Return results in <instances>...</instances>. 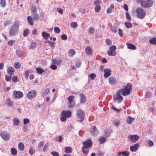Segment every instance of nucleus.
<instances>
[{
    "label": "nucleus",
    "instance_id": "obj_27",
    "mask_svg": "<svg viewBox=\"0 0 156 156\" xmlns=\"http://www.w3.org/2000/svg\"><path fill=\"white\" fill-rule=\"evenodd\" d=\"M68 54L69 56L72 57L75 54V51L74 49H71L69 51Z\"/></svg>",
    "mask_w": 156,
    "mask_h": 156
},
{
    "label": "nucleus",
    "instance_id": "obj_51",
    "mask_svg": "<svg viewBox=\"0 0 156 156\" xmlns=\"http://www.w3.org/2000/svg\"><path fill=\"white\" fill-rule=\"evenodd\" d=\"M12 80L13 82H16L18 81V77L16 76H14L12 78Z\"/></svg>",
    "mask_w": 156,
    "mask_h": 156
},
{
    "label": "nucleus",
    "instance_id": "obj_20",
    "mask_svg": "<svg viewBox=\"0 0 156 156\" xmlns=\"http://www.w3.org/2000/svg\"><path fill=\"white\" fill-rule=\"evenodd\" d=\"M80 103L81 104L84 103L86 100V98L85 96L83 93H81L80 94Z\"/></svg>",
    "mask_w": 156,
    "mask_h": 156
},
{
    "label": "nucleus",
    "instance_id": "obj_10",
    "mask_svg": "<svg viewBox=\"0 0 156 156\" xmlns=\"http://www.w3.org/2000/svg\"><path fill=\"white\" fill-rule=\"evenodd\" d=\"M83 144L84 145V146H83V149L85 147H87L88 148H90L92 145L93 143L91 139H89L86 141L83 142Z\"/></svg>",
    "mask_w": 156,
    "mask_h": 156
},
{
    "label": "nucleus",
    "instance_id": "obj_11",
    "mask_svg": "<svg viewBox=\"0 0 156 156\" xmlns=\"http://www.w3.org/2000/svg\"><path fill=\"white\" fill-rule=\"evenodd\" d=\"M0 136L5 140H7L10 137V134L5 131H2L0 133Z\"/></svg>",
    "mask_w": 156,
    "mask_h": 156
},
{
    "label": "nucleus",
    "instance_id": "obj_50",
    "mask_svg": "<svg viewBox=\"0 0 156 156\" xmlns=\"http://www.w3.org/2000/svg\"><path fill=\"white\" fill-rule=\"evenodd\" d=\"M36 45V43L34 42H33L30 45V48L31 49H34L35 48Z\"/></svg>",
    "mask_w": 156,
    "mask_h": 156
},
{
    "label": "nucleus",
    "instance_id": "obj_44",
    "mask_svg": "<svg viewBox=\"0 0 156 156\" xmlns=\"http://www.w3.org/2000/svg\"><path fill=\"white\" fill-rule=\"evenodd\" d=\"M104 133L106 136H109L111 133V130L109 129H108L105 130Z\"/></svg>",
    "mask_w": 156,
    "mask_h": 156
},
{
    "label": "nucleus",
    "instance_id": "obj_48",
    "mask_svg": "<svg viewBox=\"0 0 156 156\" xmlns=\"http://www.w3.org/2000/svg\"><path fill=\"white\" fill-rule=\"evenodd\" d=\"M54 30L55 33L58 34L59 33L60 31V29L57 27H55L54 28Z\"/></svg>",
    "mask_w": 156,
    "mask_h": 156
},
{
    "label": "nucleus",
    "instance_id": "obj_52",
    "mask_svg": "<svg viewBox=\"0 0 156 156\" xmlns=\"http://www.w3.org/2000/svg\"><path fill=\"white\" fill-rule=\"evenodd\" d=\"M15 42V40H11L9 41L8 42V44L10 46H12L14 44Z\"/></svg>",
    "mask_w": 156,
    "mask_h": 156
},
{
    "label": "nucleus",
    "instance_id": "obj_54",
    "mask_svg": "<svg viewBox=\"0 0 156 156\" xmlns=\"http://www.w3.org/2000/svg\"><path fill=\"white\" fill-rule=\"evenodd\" d=\"M114 124L115 126H118L120 122L118 120H117L114 121Z\"/></svg>",
    "mask_w": 156,
    "mask_h": 156
},
{
    "label": "nucleus",
    "instance_id": "obj_24",
    "mask_svg": "<svg viewBox=\"0 0 156 156\" xmlns=\"http://www.w3.org/2000/svg\"><path fill=\"white\" fill-rule=\"evenodd\" d=\"M27 19L28 22L29 24L30 25H34V21L31 16H28L27 17Z\"/></svg>",
    "mask_w": 156,
    "mask_h": 156
},
{
    "label": "nucleus",
    "instance_id": "obj_42",
    "mask_svg": "<svg viewBox=\"0 0 156 156\" xmlns=\"http://www.w3.org/2000/svg\"><path fill=\"white\" fill-rule=\"evenodd\" d=\"M88 148L85 147L83 149V147L82 148V152L85 154H87L88 152Z\"/></svg>",
    "mask_w": 156,
    "mask_h": 156
},
{
    "label": "nucleus",
    "instance_id": "obj_57",
    "mask_svg": "<svg viewBox=\"0 0 156 156\" xmlns=\"http://www.w3.org/2000/svg\"><path fill=\"white\" fill-rule=\"evenodd\" d=\"M126 18L129 21H130L131 20V18L128 12H126Z\"/></svg>",
    "mask_w": 156,
    "mask_h": 156
},
{
    "label": "nucleus",
    "instance_id": "obj_47",
    "mask_svg": "<svg viewBox=\"0 0 156 156\" xmlns=\"http://www.w3.org/2000/svg\"><path fill=\"white\" fill-rule=\"evenodd\" d=\"M35 151L33 147H30L29 152L30 154L32 155L34 154L35 153Z\"/></svg>",
    "mask_w": 156,
    "mask_h": 156
},
{
    "label": "nucleus",
    "instance_id": "obj_30",
    "mask_svg": "<svg viewBox=\"0 0 156 156\" xmlns=\"http://www.w3.org/2000/svg\"><path fill=\"white\" fill-rule=\"evenodd\" d=\"M114 5L113 4H111L109 8H108L107 9V12L108 13H111L112 9L114 8Z\"/></svg>",
    "mask_w": 156,
    "mask_h": 156
},
{
    "label": "nucleus",
    "instance_id": "obj_37",
    "mask_svg": "<svg viewBox=\"0 0 156 156\" xmlns=\"http://www.w3.org/2000/svg\"><path fill=\"white\" fill-rule=\"evenodd\" d=\"M100 144L104 143L106 141V139L105 137L102 136L99 139Z\"/></svg>",
    "mask_w": 156,
    "mask_h": 156
},
{
    "label": "nucleus",
    "instance_id": "obj_7",
    "mask_svg": "<svg viewBox=\"0 0 156 156\" xmlns=\"http://www.w3.org/2000/svg\"><path fill=\"white\" fill-rule=\"evenodd\" d=\"M37 94L35 90H31L27 93V96L28 99H32L36 97Z\"/></svg>",
    "mask_w": 156,
    "mask_h": 156
},
{
    "label": "nucleus",
    "instance_id": "obj_39",
    "mask_svg": "<svg viewBox=\"0 0 156 156\" xmlns=\"http://www.w3.org/2000/svg\"><path fill=\"white\" fill-rule=\"evenodd\" d=\"M29 33V30L28 29H26L23 32V36L26 37L28 35Z\"/></svg>",
    "mask_w": 156,
    "mask_h": 156
},
{
    "label": "nucleus",
    "instance_id": "obj_32",
    "mask_svg": "<svg viewBox=\"0 0 156 156\" xmlns=\"http://www.w3.org/2000/svg\"><path fill=\"white\" fill-rule=\"evenodd\" d=\"M36 70L37 73L40 74H41L44 72V70L40 67L37 68Z\"/></svg>",
    "mask_w": 156,
    "mask_h": 156
},
{
    "label": "nucleus",
    "instance_id": "obj_35",
    "mask_svg": "<svg viewBox=\"0 0 156 156\" xmlns=\"http://www.w3.org/2000/svg\"><path fill=\"white\" fill-rule=\"evenodd\" d=\"M72 150V148L70 147H66L65 148V152L66 153H71Z\"/></svg>",
    "mask_w": 156,
    "mask_h": 156
},
{
    "label": "nucleus",
    "instance_id": "obj_15",
    "mask_svg": "<svg viewBox=\"0 0 156 156\" xmlns=\"http://www.w3.org/2000/svg\"><path fill=\"white\" fill-rule=\"evenodd\" d=\"M139 147V144H136L133 145L131 146L130 147V150L132 152L136 151L138 149Z\"/></svg>",
    "mask_w": 156,
    "mask_h": 156
},
{
    "label": "nucleus",
    "instance_id": "obj_40",
    "mask_svg": "<svg viewBox=\"0 0 156 156\" xmlns=\"http://www.w3.org/2000/svg\"><path fill=\"white\" fill-rule=\"evenodd\" d=\"M12 23L11 21L10 20H7L5 21L3 25L5 27L8 26L9 25L11 24Z\"/></svg>",
    "mask_w": 156,
    "mask_h": 156
},
{
    "label": "nucleus",
    "instance_id": "obj_5",
    "mask_svg": "<svg viewBox=\"0 0 156 156\" xmlns=\"http://www.w3.org/2000/svg\"><path fill=\"white\" fill-rule=\"evenodd\" d=\"M76 115L77 118L79 119L80 122H82L84 118L85 113L83 110L80 109H78L76 112Z\"/></svg>",
    "mask_w": 156,
    "mask_h": 156
},
{
    "label": "nucleus",
    "instance_id": "obj_26",
    "mask_svg": "<svg viewBox=\"0 0 156 156\" xmlns=\"http://www.w3.org/2000/svg\"><path fill=\"white\" fill-rule=\"evenodd\" d=\"M16 54L19 57L23 56L24 54V52L23 51L18 50L16 52Z\"/></svg>",
    "mask_w": 156,
    "mask_h": 156
},
{
    "label": "nucleus",
    "instance_id": "obj_38",
    "mask_svg": "<svg viewBox=\"0 0 156 156\" xmlns=\"http://www.w3.org/2000/svg\"><path fill=\"white\" fill-rule=\"evenodd\" d=\"M11 151L12 154L13 155H15L17 154V151L15 148H12L11 149Z\"/></svg>",
    "mask_w": 156,
    "mask_h": 156
},
{
    "label": "nucleus",
    "instance_id": "obj_25",
    "mask_svg": "<svg viewBox=\"0 0 156 156\" xmlns=\"http://www.w3.org/2000/svg\"><path fill=\"white\" fill-rule=\"evenodd\" d=\"M42 37H44V38L46 40L48 39V37H49L50 34L46 32L43 31L42 32Z\"/></svg>",
    "mask_w": 156,
    "mask_h": 156
},
{
    "label": "nucleus",
    "instance_id": "obj_3",
    "mask_svg": "<svg viewBox=\"0 0 156 156\" xmlns=\"http://www.w3.org/2000/svg\"><path fill=\"white\" fill-rule=\"evenodd\" d=\"M61 120L62 122H64L66 121L67 118H69L71 116V112L70 111L63 110L61 112Z\"/></svg>",
    "mask_w": 156,
    "mask_h": 156
},
{
    "label": "nucleus",
    "instance_id": "obj_63",
    "mask_svg": "<svg viewBox=\"0 0 156 156\" xmlns=\"http://www.w3.org/2000/svg\"><path fill=\"white\" fill-rule=\"evenodd\" d=\"M33 16L34 18V20H37L39 19V17H38V15L36 13L34 14L33 15Z\"/></svg>",
    "mask_w": 156,
    "mask_h": 156
},
{
    "label": "nucleus",
    "instance_id": "obj_22",
    "mask_svg": "<svg viewBox=\"0 0 156 156\" xmlns=\"http://www.w3.org/2000/svg\"><path fill=\"white\" fill-rule=\"evenodd\" d=\"M118 154L119 156H129V153L127 151H122L118 153Z\"/></svg>",
    "mask_w": 156,
    "mask_h": 156
},
{
    "label": "nucleus",
    "instance_id": "obj_34",
    "mask_svg": "<svg viewBox=\"0 0 156 156\" xmlns=\"http://www.w3.org/2000/svg\"><path fill=\"white\" fill-rule=\"evenodd\" d=\"M74 98L75 97L74 96L71 95L69 96L67 98V100L69 102L75 101H74Z\"/></svg>",
    "mask_w": 156,
    "mask_h": 156
},
{
    "label": "nucleus",
    "instance_id": "obj_55",
    "mask_svg": "<svg viewBox=\"0 0 156 156\" xmlns=\"http://www.w3.org/2000/svg\"><path fill=\"white\" fill-rule=\"evenodd\" d=\"M61 38L64 40H66L67 38V36L65 34H63L61 36Z\"/></svg>",
    "mask_w": 156,
    "mask_h": 156
},
{
    "label": "nucleus",
    "instance_id": "obj_28",
    "mask_svg": "<svg viewBox=\"0 0 156 156\" xmlns=\"http://www.w3.org/2000/svg\"><path fill=\"white\" fill-rule=\"evenodd\" d=\"M13 124L16 126H18L20 123V121L19 119L17 118H15L13 120Z\"/></svg>",
    "mask_w": 156,
    "mask_h": 156
},
{
    "label": "nucleus",
    "instance_id": "obj_23",
    "mask_svg": "<svg viewBox=\"0 0 156 156\" xmlns=\"http://www.w3.org/2000/svg\"><path fill=\"white\" fill-rule=\"evenodd\" d=\"M5 103L6 105L8 107H12L13 105V103L10 100L9 98H8L6 100Z\"/></svg>",
    "mask_w": 156,
    "mask_h": 156
},
{
    "label": "nucleus",
    "instance_id": "obj_1",
    "mask_svg": "<svg viewBox=\"0 0 156 156\" xmlns=\"http://www.w3.org/2000/svg\"><path fill=\"white\" fill-rule=\"evenodd\" d=\"M132 90V86L130 83H128L123 88L119 90L122 94L124 96L129 95Z\"/></svg>",
    "mask_w": 156,
    "mask_h": 156
},
{
    "label": "nucleus",
    "instance_id": "obj_62",
    "mask_svg": "<svg viewBox=\"0 0 156 156\" xmlns=\"http://www.w3.org/2000/svg\"><path fill=\"white\" fill-rule=\"evenodd\" d=\"M57 66L56 65L52 64L50 66V68L53 70H55L57 69Z\"/></svg>",
    "mask_w": 156,
    "mask_h": 156
},
{
    "label": "nucleus",
    "instance_id": "obj_49",
    "mask_svg": "<svg viewBox=\"0 0 156 156\" xmlns=\"http://www.w3.org/2000/svg\"><path fill=\"white\" fill-rule=\"evenodd\" d=\"M71 26L73 28H75L78 27V24H77V22H73L71 23Z\"/></svg>",
    "mask_w": 156,
    "mask_h": 156
},
{
    "label": "nucleus",
    "instance_id": "obj_33",
    "mask_svg": "<svg viewBox=\"0 0 156 156\" xmlns=\"http://www.w3.org/2000/svg\"><path fill=\"white\" fill-rule=\"evenodd\" d=\"M14 67L16 69H18L21 67V64L19 62H16L14 64Z\"/></svg>",
    "mask_w": 156,
    "mask_h": 156
},
{
    "label": "nucleus",
    "instance_id": "obj_61",
    "mask_svg": "<svg viewBox=\"0 0 156 156\" xmlns=\"http://www.w3.org/2000/svg\"><path fill=\"white\" fill-rule=\"evenodd\" d=\"M89 33L90 34H93L94 33V29L92 27H90L89 29Z\"/></svg>",
    "mask_w": 156,
    "mask_h": 156
},
{
    "label": "nucleus",
    "instance_id": "obj_59",
    "mask_svg": "<svg viewBox=\"0 0 156 156\" xmlns=\"http://www.w3.org/2000/svg\"><path fill=\"white\" fill-rule=\"evenodd\" d=\"M89 76L92 80L94 79L96 77V75L94 73H91L89 75Z\"/></svg>",
    "mask_w": 156,
    "mask_h": 156
},
{
    "label": "nucleus",
    "instance_id": "obj_41",
    "mask_svg": "<svg viewBox=\"0 0 156 156\" xmlns=\"http://www.w3.org/2000/svg\"><path fill=\"white\" fill-rule=\"evenodd\" d=\"M101 9V6L99 5H97L95 8V11L96 12H98Z\"/></svg>",
    "mask_w": 156,
    "mask_h": 156
},
{
    "label": "nucleus",
    "instance_id": "obj_46",
    "mask_svg": "<svg viewBox=\"0 0 156 156\" xmlns=\"http://www.w3.org/2000/svg\"><path fill=\"white\" fill-rule=\"evenodd\" d=\"M125 25L127 28H130L132 26V24L129 22L125 23Z\"/></svg>",
    "mask_w": 156,
    "mask_h": 156
},
{
    "label": "nucleus",
    "instance_id": "obj_8",
    "mask_svg": "<svg viewBox=\"0 0 156 156\" xmlns=\"http://www.w3.org/2000/svg\"><path fill=\"white\" fill-rule=\"evenodd\" d=\"M116 48V47L115 45H113L110 47L109 49V50L107 52L108 55L110 56L115 55L116 53L115 51Z\"/></svg>",
    "mask_w": 156,
    "mask_h": 156
},
{
    "label": "nucleus",
    "instance_id": "obj_16",
    "mask_svg": "<svg viewBox=\"0 0 156 156\" xmlns=\"http://www.w3.org/2000/svg\"><path fill=\"white\" fill-rule=\"evenodd\" d=\"M111 70L109 69H106L104 70L105 73L104 76L105 78H108L111 75Z\"/></svg>",
    "mask_w": 156,
    "mask_h": 156
},
{
    "label": "nucleus",
    "instance_id": "obj_64",
    "mask_svg": "<svg viewBox=\"0 0 156 156\" xmlns=\"http://www.w3.org/2000/svg\"><path fill=\"white\" fill-rule=\"evenodd\" d=\"M81 64V62L80 61H77L76 62L75 65L77 67H79Z\"/></svg>",
    "mask_w": 156,
    "mask_h": 156
},
{
    "label": "nucleus",
    "instance_id": "obj_13",
    "mask_svg": "<svg viewBox=\"0 0 156 156\" xmlns=\"http://www.w3.org/2000/svg\"><path fill=\"white\" fill-rule=\"evenodd\" d=\"M128 138L133 143L136 142L139 139V136L136 135H129L128 136Z\"/></svg>",
    "mask_w": 156,
    "mask_h": 156
},
{
    "label": "nucleus",
    "instance_id": "obj_4",
    "mask_svg": "<svg viewBox=\"0 0 156 156\" xmlns=\"http://www.w3.org/2000/svg\"><path fill=\"white\" fill-rule=\"evenodd\" d=\"M137 17L140 19H143L146 15V13L144 10L141 8H138L136 11Z\"/></svg>",
    "mask_w": 156,
    "mask_h": 156
},
{
    "label": "nucleus",
    "instance_id": "obj_36",
    "mask_svg": "<svg viewBox=\"0 0 156 156\" xmlns=\"http://www.w3.org/2000/svg\"><path fill=\"white\" fill-rule=\"evenodd\" d=\"M149 42L152 44H156V38L154 37L151 39L149 41Z\"/></svg>",
    "mask_w": 156,
    "mask_h": 156
},
{
    "label": "nucleus",
    "instance_id": "obj_6",
    "mask_svg": "<svg viewBox=\"0 0 156 156\" xmlns=\"http://www.w3.org/2000/svg\"><path fill=\"white\" fill-rule=\"evenodd\" d=\"M153 4V1L152 0H147L145 1L142 3L141 7L144 8H149L152 6Z\"/></svg>",
    "mask_w": 156,
    "mask_h": 156
},
{
    "label": "nucleus",
    "instance_id": "obj_45",
    "mask_svg": "<svg viewBox=\"0 0 156 156\" xmlns=\"http://www.w3.org/2000/svg\"><path fill=\"white\" fill-rule=\"evenodd\" d=\"M75 101L69 102L68 107L69 108H72L75 105Z\"/></svg>",
    "mask_w": 156,
    "mask_h": 156
},
{
    "label": "nucleus",
    "instance_id": "obj_60",
    "mask_svg": "<svg viewBox=\"0 0 156 156\" xmlns=\"http://www.w3.org/2000/svg\"><path fill=\"white\" fill-rule=\"evenodd\" d=\"M23 122L24 124H26L30 122V121L28 119L25 118L23 119Z\"/></svg>",
    "mask_w": 156,
    "mask_h": 156
},
{
    "label": "nucleus",
    "instance_id": "obj_18",
    "mask_svg": "<svg viewBox=\"0 0 156 156\" xmlns=\"http://www.w3.org/2000/svg\"><path fill=\"white\" fill-rule=\"evenodd\" d=\"M109 82L111 85H114L116 83V80L113 77L111 76L109 79Z\"/></svg>",
    "mask_w": 156,
    "mask_h": 156
},
{
    "label": "nucleus",
    "instance_id": "obj_21",
    "mask_svg": "<svg viewBox=\"0 0 156 156\" xmlns=\"http://www.w3.org/2000/svg\"><path fill=\"white\" fill-rule=\"evenodd\" d=\"M127 48L129 49L134 50L136 49V47L133 44L127 43L126 44Z\"/></svg>",
    "mask_w": 156,
    "mask_h": 156
},
{
    "label": "nucleus",
    "instance_id": "obj_9",
    "mask_svg": "<svg viewBox=\"0 0 156 156\" xmlns=\"http://www.w3.org/2000/svg\"><path fill=\"white\" fill-rule=\"evenodd\" d=\"M121 93L120 91L118 90L116 92V95L114 97V100H117L118 103L121 102L123 99V97L121 95Z\"/></svg>",
    "mask_w": 156,
    "mask_h": 156
},
{
    "label": "nucleus",
    "instance_id": "obj_31",
    "mask_svg": "<svg viewBox=\"0 0 156 156\" xmlns=\"http://www.w3.org/2000/svg\"><path fill=\"white\" fill-rule=\"evenodd\" d=\"M134 119V118L129 116L128 117V119L127 120L126 122L128 124H131Z\"/></svg>",
    "mask_w": 156,
    "mask_h": 156
},
{
    "label": "nucleus",
    "instance_id": "obj_43",
    "mask_svg": "<svg viewBox=\"0 0 156 156\" xmlns=\"http://www.w3.org/2000/svg\"><path fill=\"white\" fill-rule=\"evenodd\" d=\"M49 145V143H47L44 145L43 148V151L44 152L46 151H47Z\"/></svg>",
    "mask_w": 156,
    "mask_h": 156
},
{
    "label": "nucleus",
    "instance_id": "obj_58",
    "mask_svg": "<svg viewBox=\"0 0 156 156\" xmlns=\"http://www.w3.org/2000/svg\"><path fill=\"white\" fill-rule=\"evenodd\" d=\"M106 44L108 45H111L112 44V41L108 39H106L105 40Z\"/></svg>",
    "mask_w": 156,
    "mask_h": 156
},
{
    "label": "nucleus",
    "instance_id": "obj_2",
    "mask_svg": "<svg viewBox=\"0 0 156 156\" xmlns=\"http://www.w3.org/2000/svg\"><path fill=\"white\" fill-rule=\"evenodd\" d=\"M19 22L18 20H16L14 24L11 27L9 31L10 36H13L17 34L19 31Z\"/></svg>",
    "mask_w": 156,
    "mask_h": 156
},
{
    "label": "nucleus",
    "instance_id": "obj_19",
    "mask_svg": "<svg viewBox=\"0 0 156 156\" xmlns=\"http://www.w3.org/2000/svg\"><path fill=\"white\" fill-rule=\"evenodd\" d=\"M85 52L87 55H91L92 53V49L90 47L87 46L85 48Z\"/></svg>",
    "mask_w": 156,
    "mask_h": 156
},
{
    "label": "nucleus",
    "instance_id": "obj_53",
    "mask_svg": "<svg viewBox=\"0 0 156 156\" xmlns=\"http://www.w3.org/2000/svg\"><path fill=\"white\" fill-rule=\"evenodd\" d=\"M0 4L2 6L4 7L6 5V1L5 0H1Z\"/></svg>",
    "mask_w": 156,
    "mask_h": 156
},
{
    "label": "nucleus",
    "instance_id": "obj_14",
    "mask_svg": "<svg viewBox=\"0 0 156 156\" xmlns=\"http://www.w3.org/2000/svg\"><path fill=\"white\" fill-rule=\"evenodd\" d=\"M90 131L94 135H96L98 133V130L95 126L90 128Z\"/></svg>",
    "mask_w": 156,
    "mask_h": 156
},
{
    "label": "nucleus",
    "instance_id": "obj_17",
    "mask_svg": "<svg viewBox=\"0 0 156 156\" xmlns=\"http://www.w3.org/2000/svg\"><path fill=\"white\" fill-rule=\"evenodd\" d=\"M7 73L9 75H13L15 72L14 69L12 67H9L7 69Z\"/></svg>",
    "mask_w": 156,
    "mask_h": 156
},
{
    "label": "nucleus",
    "instance_id": "obj_29",
    "mask_svg": "<svg viewBox=\"0 0 156 156\" xmlns=\"http://www.w3.org/2000/svg\"><path fill=\"white\" fill-rule=\"evenodd\" d=\"M19 149L21 151H23L24 148V145L23 144L22 142H20L18 145Z\"/></svg>",
    "mask_w": 156,
    "mask_h": 156
},
{
    "label": "nucleus",
    "instance_id": "obj_12",
    "mask_svg": "<svg viewBox=\"0 0 156 156\" xmlns=\"http://www.w3.org/2000/svg\"><path fill=\"white\" fill-rule=\"evenodd\" d=\"M13 96L15 98H20L23 97V94L21 91L14 90L13 93Z\"/></svg>",
    "mask_w": 156,
    "mask_h": 156
},
{
    "label": "nucleus",
    "instance_id": "obj_56",
    "mask_svg": "<svg viewBox=\"0 0 156 156\" xmlns=\"http://www.w3.org/2000/svg\"><path fill=\"white\" fill-rule=\"evenodd\" d=\"M51 154L53 156H59V154L58 152L53 151H52Z\"/></svg>",
    "mask_w": 156,
    "mask_h": 156
}]
</instances>
